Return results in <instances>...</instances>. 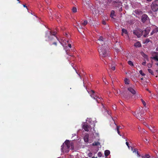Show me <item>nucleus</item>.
<instances>
[{
	"label": "nucleus",
	"mask_w": 158,
	"mask_h": 158,
	"mask_svg": "<svg viewBox=\"0 0 158 158\" xmlns=\"http://www.w3.org/2000/svg\"><path fill=\"white\" fill-rule=\"evenodd\" d=\"M128 64L131 66H133V62L130 60H129L128 61Z\"/></svg>",
	"instance_id": "27"
},
{
	"label": "nucleus",
	"mask_w": 158,
	"mask_h": 158,
	"mask_svg": "<svg viewBox=\"0 0 158 158\" xmlns=\"http://www.w3.org/2000/svg\"><path fill=\"white\" fill-rule=\"evenodd\" d=\"M46 2L48 4H49V3L47 1H46Z\"/></svg>",
	"instance_id": "59"
},
{
	"label": "nucleus",
	"mask_w": 158,
	"mask_h": 158,
	"mask_svg": "<svg viewBox=\"0 0 158 158\" xmlns=\"http://www.w3.org/2000/svg\"><path fill=\"white\" fill-rule=\"evenodd\" d=\"M154 33H155L154 32H153V31H152V32L151 33V35H153Z\"/></svg>",
	"instance_id": "45"
},
{
	"label": "nucleus",
	"mask_w": 158,
	"mask_h": 158,
	"mask_svg": "<svg viewBox=\"0 0 158 158\" xmlns=\"http://www.w3.org/2000/svg\"><path fill=\"white\" fill-rule=\"evenodd\" d=\"M119 11H120V12H121L122 11V7L121 6V7H119Z\"/></svg>",
	"instance_id": "41"
},
{
	"label": "nucleus",
	"mask_w": 158,
	"mask_h": 158,
	"mask_svg": "<svg viewBox=\"0 0 158 158\" xmlns=\"http://www.w3.org/2000/svg\"><path fill=\"white\" fill-rule=\"evenodd\" d=\"M151 7L153 11H157L158 10V2H153L151 5Z\"/></svg>",
	"instance_id": "8"
},
{
	"label": "nucleus",
	"mask_w": 158,
	"mask_h": 158,
	"mask_svg": "<svg viewBox=\"0 0 158 158\" xmlns=\"http://www.w3.org/2000/svg\"><path fill=\"white\" fill-rule=\"evenodd\" d=\"M109 66L110 68V69L111 70L114 71L115 70V68L114 66H113L112 65H111V66L110 65Z\"/></svg>",
	"instance_id": "20"
},
{
	"label": "nucleus",
	"mask_w": 158,
	"mask_h": 158,
	"mask_svg": "<svg viewBox=\"0 0 158 158\" xmlns=\"http://www.w3.org/2000/svg\"><path fill=\"white\" fill-rule=\"evenodd\" d=\"M66 54H68V55H69V54H68V52H67L66 51Z\"/></svg>",
	"instance_id": "60"
},
{
	"label": "nucleus",
	"mask_w": 158,
	"mask_h": 158,
	"mask_svg": "<svg viewBox=\"0 0 158 158\" xmlns=\"http://www.w3.org/2000/svg\"><path fill=\"white\" fill-rule=\"evenodd\" d=\"M152 0H147V1L148 2H150Z\"/></svg>",
	"instance_id": "54"
},
{
	"label": "nucleus",
	"mask_w": 158,
	"mask_h": 158,
	"mask_svg": "<svg viewBox=\"0 0 158 158\" xmlns=\"http://www.w3.org/2000/svg\"><path fill=\"white\" fill-rule=\"evenodd\" d=\"M56 32L54 31H48L45 35V37L48 39V41H52V43L51 45H54L55 46H57V43L56 41V40H58L57 37L56 35Z\"/></svg>",
	"instance_id": "1"
},
{
	"label": "nucleus",
	"mask_w": 158,
	"mask_h": 158,
	"mask_svg": "<svg viewBox=\"0 0 158 158\" xmlns=\"http://www.w3.org/2000/svg\"><path fill=\"white\" fill-rule=\"evenodd\" d=\"M117 132H118V134L120 136H121V134H120V132L119 131V130L118 129V127H117Z\"/></svg>",
	"instance_id": "31"
},
{
	"label": "nucleus",
	"mask_w": 158,
	"mask_h": 158,
	"mask_svg": "<svg viewBox=\"0 0 158 158\" xmlns=\"http://www.w3.org/2000/svg\"><path fill=\"white\" fill-rule=\"evenodd\" d=\"M95 157H92V158H95Z\"/></svg>",
	"instance_id": "64"
},
{
	"label": "nucleus",
	"mask_w": 158,
	"mask_h": 158,
	"mask_svg": "<svg viewBox=\"0 0 158 158\" xmlns=\"http://www.w3.org/2000/svg\"><path fill=\"white\" fill-rule=\"evenodd\" d=\"M152 31L153 32H154L155 33H157L158 32V27H156Z\"/></svg>",
	"instance_id": "22"
},
{
	"label": "nucleus",
	"mask_w": 158,
	"mask_h": 158,
	"mask_svg": "<svg viewBox=\"0 0 158 158\" xmlns=\"http://www.w3.org/2000/svg\"><path fill=\"white\" fill-rule=\"evenodd\" d=\"M125 83L126 84H129V80L127 78H125L124 80Z\"/></svg>",
	"instance_id": "26"
},
{
	"label": "nucleus",
	"mask_w": 158,
	"mask_h": 158,
	"mask_svg": "<svg viewBox=\"0 0 158 158\" xmlns=\"http://www.w3.org/2000/svg\"><path fill=\"white\" fill-rule=\"evenodd\" d=\"M152 64H149L148 65V67L149 68H151L152 67Z\"/></svg>",
	"instance_id": "36"
},
{
	"label": "nucleus",
	"mask_w": 158,
	"mask_h": 158,
	"mask_svg": "<svg viewBox=\"0 0 158 158\" xmlns=\"http://www.w3.org/2000/svg\"><path fill=\"white\" fill-rule=\"evenodd\" d=\"M88 135H85L84 137V141L85 142H87L88 141Z\"/></svg>",
	"instance_id": "19"
},
{
	"label": "nucleus",
	"mask_w": 158,
	"mask_h": 158,
	"mask_svg": "<svg viewBox=\"0 0 158 158\" xmlns=\"http://www.w3.org/2000/svg\"><path fill=\"white\" fill-rule=\"evenodd\" d=\"M148 126V128H149V129L151 130V131H152V129H153V127H152V126H151V127H150Z\"/></svg>",
	"instance_id": "34"
},
{
	"label": "nucleus",
	"mask_w": 158,
	"mask_h": 158,
	"mask_svg": "<svg viewBox=\"0 0 158 158\" xmlns=\"http://www.w3.org/2000/svg\"><path fill=\"white\" fill-rule=\"evenodd\" d=\"M143 157H145L146 158H149L150 156L148 154H146L144 156H143Z\"/></svg>",
	"instance_id": "32"
},
{
	"label": "nucleus",
	"mask_w": 158,
	"mask_h": 158,
	"mask_svg": "<svg viewBox=\"0 0 158 158\" xmlns=\"http://www.w3.org/2000/svg\"><path fill=\"white\" fill-rule=\"evenodd\" d=\"M150 27H147L146 29L143 31V32L145 33V34H143V36L145 37H146L147 35L149 34V32L150 31Z\"/></svg>",
	"instance_id": "11"
},
{
	"label": "nucleus",
	"mask_w": 158,
	"mask_h": 158,
	"mask_svg": "<svg viewBox=\"0 0 158 158\" xmlns=\"http://www.w3.org/2000/svg\"><path fill=\"white\" fill-rule=\"evenodd\" d=\"M52 17H50V19H52Z\"/></svg>",
	"instance_id": "58"
},
{
	"label": "nucleus",
	"mask_w": 158,
	"mask_h": 158,
	"mask_svg": "<svg viewBox=\"0 0 158 158\" xmlns=\"http://www.w3.org/2000/svg\"><path fill=\"white\" fill-rule=\"evenodd\" d=\"M102 23H103V24L105 25V24H106V23L105 21H102Z\"/></svg>",
	"instance_id": "44"
},
{
	"label": "nucleus",
	"mask_w": 158,
	"mask_h": 158,
	"mask_svg": "<svg viewBox=\"0 0 158 158\" xmlns=\"http://www.w3.org/2000/svg\"><path fill=\"white\" fill-rule=\"evenodd\" d=\"M77 26L79 28H82V27L81 25L80 26L79 25H77Z\"/></svg>",
	"instance_id": "47"
},
{
	"label": "nucleus",
	"mask_w": 158,
	"mask_h": 158,
	"mask_svg": "<svg viewBox=\"0 0 158 158\" xmlns=\"http://www.w3.org/2000/svg\"><path fill=\"white\" fill-rule=\"evenodd\" d=\"M92 145L95 146H98L100 145V143L98 142H94L92 144Z\"/></svg>",
	"instance_id": "17"
},
{
	"label": "nucleus",
	"mask_w": 158,
	"mask_h": 158,
	"mask_svg": "<svg viewBox=\"0 0 158 158\" xmlns=\"http://www.w3.org/2000/svg\"><path fill=\"white\" fill-rule=\"evenodd\" d=\"M120 127H121L120 126H117V128L118 127L119 130V128Z\"/></svg>",
	"instance_id": "52"
},
{
	"label": "nucleus",
	"mask_w": 158,
	"mask_h": 158,
	"mask_svg": "<svg viewBox=\"0 0 158 158\" xmlns=\"http://www.w3.org/2000/svg\"><path fill=\"white\" fill-rule=\"evenodd\" d=\"M17 1L19 2V3L20 2V1L19 0H17Z\"/></svg>",
	"instance_id": "55"
},
{
	"label": "nucleus",
	"mask_w": 158,
	"mask_h": 158,
	"mask_svg": "<svg viewBox=\"0 0 158 158\" xmlns=\"http://www.w3.org/2000/svg\"><path fill=\"white\" fill-rule=\"evenodd\" d=\"M146 123H144V125H146Z\"/></svg>",
	"instance_id": "56"
},
{
	"label": "nucleus",
	"mask_w": 158,
	"mask_h": 158,
	"mask_svg": "<svg viewBox=\"0 0 158 158\" xmlns=\"http://www.w3.org/2000/svg\"><path fill=\"white\" fill-rule=\"evenodd\" d=\"M136 152L137 153V156H140V155H139V153H138V151H137Z\"/></svg>",
	"instance_id": "46"
},
{
	"label": "nucleus",
	"mask_w": 158,
	"mask_h": 158,
	"mask_svg": "<svg viewBox=\"0 0 158 158\" xmlns=\"http://www.w3.org/2000/svg\"><path fill=\"white\" fill-rule=\"evenodd\" d=\"M115 90L116 91V93L117 94H121L123 95V94L122 93H121L120 91L118 89H115Z\"/></svg>",
	"instance_id": "21"
},
{
	"label": "nucleus",
	"mask_w": 158,
	"mask_h": 158,
	"mask_svg": "<svg viewBox=\"0 0 158 158\" xmlns=\"http://www.w3.org/2000/svg\"><path fill=\"white\" fill-rule=\"evenodd\" d=\"M61 151L63 152L68 153L70 147V143L69 140H66L62 145L61 146Z\"/></svg>",
	"instance_id": "3"
},
{
	"label": "nucleus",
	"mask_w": 158,
	"mask_h": 158,
	"mask_svg": "<svg viewBox=\"0 0 158 158\" xmlns=\"http://www.w3.org/2000/svg\"><path fill=\"white\" fill-rule=\"evenodd\" d=\"M151 58L158 61V56L157 55H155L154 56L152 57Z\"/></svg>",
	"instance_id": "18"
},
{
	"label": "nucleus",
	"mask_w": 158,
	"mask_h": 158,
	"mask_svg": "<svg viewBox=\"0 0 158 158\" xmlns=\"http://www.w3.org/2000/svg\"><path fill=\"white\" fill-rule=\"evenodd\" d=\"M98 157H101L102 156V154L101 152H99L98 154Z\"/></svg>",
	"instance_id": "33"
},
{
	"label": "nucleus",
	"mask_w": 158,
	"mask_h": 158,
	"mask_svg": "<svg viewBox=\"0 0 158 158\" xmlns=\"http://www.w3.org/2000/svg\"><path fill=\"white\" fill-rule=\"evenodd\" d=\"M126 144L127 145V147H128V148H129V143L128 142H126Z\"/></svg>",
	"instance_id": "42"
},
{
	"label": "nucleus",
	"mask_w": 158,
	"mask_h": 158,
	"mask_svg": "<svg viewBox=\"0 0 158 158\" xmlns=\"http://www.w3.org/2000/svg\"><path fill=\"white\" fill-rule=\"evenodd\" d=\"M105 156H108L110 154V152L108 150H106L104 152Z\"/></svg>",
	"instance_id": "16"
},
{
	"label": "nucleus",
	"mask_w": 158,
	"mask_h": 158,
	"mask_svg": "<svg viewBox=\"0 0 158 158\" xmlns=\"http://www.w3.org/2000/svg\"><path fill=\"white\" fill-rule=\"evenodd\" d=\"M144 56H143V57L145 58H148V56L147 55L144 54Z\"/></svg>",
	"instance_id": "40"
},
{
	"label": "nucleus",
	"mask_w": 158,
	"mask_h": 158,
	"mask_svg": "<svg viewBox=\"0 0 158 158\" xmlns=\"http://www.w3.org/2000/svg\"><path fill=\"white\" fill-rule=\"evenodd\" d=\"M146 61H144L142 62V64L143 65H145L146 64Z\"/></svg>",
	"instance_id": "39"
},
{
	"label": "nucleus",
	"mask_w": 158,
	"mask_h": 158,
	"mask_svg": "<svg viewBox=\"0 0 158 158\" xmlns=\"http://www.w3.org/2000/svg\"><path fill=\"white\" fill-rule=\"evenodd\" d=\"M148 18V15L146 14L143 15L141 18V21L143 23H145L147 21Z\"/></svg>",
	"instance_id": "10"
},
{
	"label": "nucleus",
	"mask_w": 158,
	"mask_h": 158,
	"mask_svg": "<svg viewBox=\"0 0 158 158\" xmlns=\"http://www.w3.org/2000/svg\"><path fill=\"white\" fill-rule=\"evenodd\" d=\"M55 17L57 18V21L58 22V20H59L58 18H59V16H56V15H55Z\"/></svg>",
	"instance_id": "38"
},
{
	"label": "nucleus",
	"mask_w": 158,
	"mask_h": 158,
	"mask_svg": "<svg viewBox=\"0 0 158 158\" xmlns=\"http://www.w3.org/2000/svg\"><path fill=\"white\" fill-rule=\"evenodd\" d=\"M114 10H112L110 14V17L111 18H113V16L114 14Z\"/></svg>",
	"instance_id": "24"
},
{
	"label": "nucleus",
	"mask_w": 158,
	"mask_h": 158,
	"mask_svg": "<svg viewBox=\"0 0 158 158\" xmlns=\"http://www.w3.org/2000/svg\"><path fill=\"white\" fill-rule=\"evenodd\" d=\"M88 22L87 20H85L84 22L81 23V24L84 26L86 25L87 24Z\"/></svg>",
	"instance_id": "23"
},
{
	"label": "nucleus",
	"mask_w": 158,
	"mask_h": 158,
	"mask_svg": "<svg viewBox=\"0 0 158 158\" xmlns=\"http://www.w3.org/2000/svg\"><path fill=\"white\" fill-rule=\"evenodd\" d=\"M143 31L140 29H137L133 31V33L138 38L140 37L142 35Z\"/></svg>",
	"instance_id": "6"
},
{
	"label": "nucleus",
	"mask_w": 158,
	"mask_h": 158,
	"mask_svg": "<svg viewBox=\"0 0 158 158\" xmlns=\"http://www.w3.org/2000/svg\"><path fill=\"white\" fill-rule=\"evenodd\" d=\"M76 73H77V74H78V75L79 76V77H80V78H81V76L79 74H78V73L77 72V71L76 70Z\"/></svg>",
	"instance_id": "49"
},
{
	"label": "nucleus",
	"mask_w": 158,
	"mask_h": 158,
	"mask_svg": "<svg viewBox=\"0 0 158 158\" xmlns=\"http://www.w3.org/2000/svg\"><path fill=\"white\" fill-rule=\"evenodd\" d=\"M72 11L74 13H75L77 12V9L76 7H73L72 9Z\"/></svg>",
	"instance_id": "25"
},
{
	"label": "nucleus",
	"mask_w": 158,
	"mask_h": 158,
	"mask_svg": "<svg viewBox=\"0 0 158 158\" xmlns=\"http://www.w3.org/2000/svg\"><path fill=\"white\" fill-rule=\"evenodd\" d=\"M58 7L60 9V8H61V6H60V5H59L58 6Z\"/></svg>",
	"instance_id": "51"
},
{
	"label": "nucleus",
	"mask_w": 158,
	"mask_h": 158,
	"mask_svg": "<svg viewBox=\"0 0 158 158\" xmlns=\"http://www.w3.org/2000/svg\"><path fill=\"white\" fill-rule=\"evenodd\" d=\"M102 106H103V107H104V106H103V104L102 103Z\"/></svg>",
	"instance_id": "61"
},
{
	"label": "nucleus",
	"mask_w": 158,
	"mask_h": 158,
	"mask_svg": "<svg viewBox=\"0 0 158 158\" xmlns=\"http://www.w3.org/2000/svg\"><path fill=\"white\" fill-rule=\"evenodd\" d=\"M68 46L69 47V48H71V45L70 44H68Z\"/></svg>",
	"instance_id": "43"
},
{
	"label": "nucleus",
	"mask_w": 158,
	"mask_h": 158,
	"mask_svg": "<svg viewBox=\"0 0 158 158\" xmlns=\"http://www.w3.org/2000/svg\"><path fill=\"white\" fill-rule=\"evenodd\" d=\"M90 94L91 97L94 99H95L97 102L98 103H101L102 100V98L99 96H97L95 95V92L93 90H91L88 92Z\"/></svg>",
	"instance_id": "4"
},
{
	"label": "nucleus",
	"mask_w": 158,
	"mask_h": 158,
	"mask_svg": "<svg viewBox=\"0 0 158 158\" xmlns=\"http://www.w3.org/2000/svg\"><path fill=\"white\" fill-rule=\"evenodd\" d=\"M148 72L150 73L152 75H153V71L150 69H148Z\"/></svg>",
	"instance_id": "28"
},
{
	"label": "nucleus",
	"mask_w": 158,
	"mask_h": 158,
	"mask_svg": "<svg viewBox=\"0 0 158 158\" xmlns=\"http://www.w3.org/2000/svg\"><path fill=\"white\" fill-rule=\"evenodd\" d=\"M113 2L114 5L118 8L122 6V3L119 0H114Z\"/></svg>",
	"instance_id": "9"
},
{
	"label": "nucleus",
	"mask_w": 158,
	"mask_h": 158,
	"mask_svg": "<svg viewBox=\"0 0 158 158\" xmlns=\"http://www.w3.org/2000/svg\"><path fill=\"white\" fill-rule=\"evenodd\" d=\"M97 43L99 45H102L103 46L107 45L105 43V40L102 36H99L98 38Z\"/></svg>",
	"instance_id": "5"
},
{
	"label": "nucleus",
	"mask_w": 158,
	"mask_h": 158,
	"mask_svg": "<svg viewBox=\"0 0 158 158\" xmlns=\"http://www.w3.org/2000/svg\"><path fill=\"white\" fill-rule=\"evenodd\" d=\"M128 35V32L126 29L125 28H123L122 29V35H123V34Z\"/></svg>",
	"instance_id": "14"
},
{
	"label": "nucleus",
	"mask_w": 158,
	"mask_h": 158,
	"mask_svg": "<svg viewBox=\"0 0 158 158\" xmlns=\"http://www.w3.org/2000/svg\"><path fill=\"white\" fill-rule=\"evenodd\" d=\"M92 156V153H89L88 154V156L89 157H91Z\"/></svg>",
	"instance_id": "35"
},
{
	"label": "nucleus",
	"mask_w": 158,
	"mask_h": 158,
	"mask_svg": "<svg viewBox=\"0 0 158 158\" xmlns=\"http://www.w3.org/2000/svg\"><path fill=\"white\" fill-rule=\"evenodd\" d=\"M144 113L143 112L142 110H139V111H137V113L135 112L133 114L138 119L140 120L141 119L142 115H143Z\"/></svg>",
	"instance_id": "7"
},
{
	"label": "nucleus",
	"mask_w": 158,
	"mask_h": 158,
	"mask_svg": "<svg viewBox=\"0 0 158 158\" xmlns=\"http://www.w3.org/2000/svg\"><path fill=\"white\" fill-rule=\"evenodd\" d=\"M143 79V78H141V80H142Z\"/></svg>",
	"instance_id": "63"
},
{
	"label": "nucleus",
	"mask_w": 158,
	"mask_h": 158,
	"mask_svg": "<svg viewBox=\"0 0 158 158\" xmlns=\"http://www.w3.org/2000/svg\"><path fill=\"white\" fill-rule=\"evenodd\" d=\"M98 51L100 55L103 57L108 56L109 54L108 51L107 45H105L103 46L102 45H99Z\"/></svg>",
	"instance_id": "2"
},
{
	"label": "nucleus",
	"mask_w": 158,
	"mask_h": 158,
	"mask_svg": "<svg viewBox=\"0 0 158 158\" xmlns=\"http://www.w3.org/2000/svg\"><path fill=\"white\" fill-rule=\"evenodd\" d=\"M23 6L24 7H26L27 9V7L26 6V5H23Z\"/></svg>",
	"instance_id": "50"
},
{
	"label": "nucleus",
	"mask_w": 158,
	"mask_h": 158,
	"mask_svg": "<svg viewBox=\"0 0 158 158\" xmlns=\"http://www.w3.org/2000/svg\"><path fill=\"white\" fill-rule=\"evenodd\" d=\"M128 90L133 95H135L136 94V91L132 87H129L127 88Z\"/></svg>",
	"instance_id": "13"
},
{
	"label": "nucleus",
	"mask_w": 158,
	"mask_h": 158,
	"mask_svg": "<svg viewBox=\"0 0 158 158\" xmlns=\"http://www.w3.org/2000/svg\"><path fill=\"white\" fill-rule=\"evenodd\" d=\"M145 140L146 141H148V140H147V139L146 138H145Z\"/></svg>",
	"instance_id": "57"
},
{
	"label": "nucleus",
	"mask_w": 158,
	"mask_h": 158,
	"mask_svg": "<svg viewBox=\"0 0 158 158\" xmlns=\"http://www.w3.org/2000/svg\"><path fill=\"white\" fill-rule=\"evenodd\" d=\"M139 73L141 75L143 76L145 75V74L143 73V71L142 70H140L139 71Z\"/></svg>",
	"instance_id": "30"
},
{
	"label": "nucleus",
	"mask_w": 158,
	"mask_h": 158,
	"mask_svg": "<svg viewBox=\"0 0 158 158\" xmlns=\"http://www.w3.org/2000/svg\"><path fill=\"white\" fill-rule=\"evenodd\" d=\"M141 101L142 102V103L143 104V105L144 106H146V103L144 101H143V100L142 99H141Z\"/></svg>",
	"instance_id": "29"
},
{
	"label": "nucleus",
	"mask_w": 158,
	"mask_h": 158,
	"mask_svg": "<svg viewBox=\"0 0 158 158\" xmlns=\"http://www.w3.org/2000/svg\"><path fill=\"white\" fill-rule=\"evenodd\" d=\"M149 41H150L149 39H148L146 40L145 42L146 43H148L149 42Z\"/></svg>",
	"instance_id": "37"
},
{
	"label": "nucleus",
	"mask_w": 158,
	"mask_h": 158,
	"mask_svg": "<svg viewBox=\"0 0 158 158\" xmlns=\"http://www.w3.org/2000/svg\"><path fill=\"white\" fill-rule=\"evenodd\" d=\"M83 128L85 131H88L90 129V126L87 124H84L83 126Z\"/></svg>",
	"instance_id": "12"
},
{
	"label": "nucleus",
	"mask_w": 158,
	"mask_h": 158,
	"mask_svg": "<svg viewBox=\"0 0 158 158\" xmlns=\"http://www.w3.org/2000/svg\"><path fill=\"white\" fill-rule=\"evenodd\" d=\"M142 158H146L145 157H143V156H142Z\"/></svg>",
	"instance_id": "62"
},
{
	"label": "nucleus",
	"mask_w": 158,
	"mask_h": 158,
	"mask_svg": "<svg viewBox=\"0 0 158 158\" xmlns=\"http://www.w3.org/2000/svg\"><path fill=\"white\" fill-rule=\"evenodd\" d=\"M137 151H136V149H134V150L133 151V152H135V153H136V152H137Z\"/></svg>",
	"instance_id": "48"
},
{
	"label": "nucleus",
	"mask_w": 158,
	"mask_h": 158,
	"mask_svg": "<svg viewBox=\"0 0 158 158\" xmlns=\"http://www.w3.org/2000/svg\"><path fill=\"white\" fill-rule=\"evenodd\" d=\"M134 46L136 47H141V44L139 41L135 43L134 44Z\"/></svg>",
	"instance_id": "15"
},
{
	"label": "nucleus",
	"mask_w": 158,
	"mask_h": 158,
	"mask_svg": "<svg viewBox=\"0 0 158 158\" xmlns=\"http://www.w3.org/2000/svg\"><path fill=\"white\" fill-rule=\"evenodd\" d=\"M146 90H147V91H149V92L150 93H151V92H150V91H149V90H148V89H146Z\"/></svg>",
	"instance_id": "53"
}]
</instances>
